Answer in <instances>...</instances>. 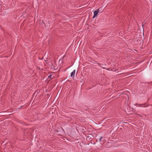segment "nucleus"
<instances>
[{
	"label": "nucleus",
	"instance_id": "1",
	"mask_svg": "<svg viewBox=\"0 0 152 152\" xmlns=\"http://www.w3.org/2000/svg\"><path fill=\"white\" fill-rule=\"evenodd\" d=\"M99 11V9H98L96 10H95L94 12V15L93 18H94L96 17Z\"/></svg>",
	"mask_w": 152,
	"mask_h": 152
},
{
	"label": "nucleus",
	"instance_id": "2",
	"mask_svg": "<svg viewBox=\"0 0 152 152\" xmlns=\"http://www.w3.org/2000/svg\"><path fill=\"white\" fill-rule=\"evenodd\" d=\"M75 70H74L70 74L71 76L74 78L75 77Z\"/></svg>",
	"mask_w": 152,
	"mask_h": 152
},
{
	"label": "nucleus",
	"instance_id": "3",
	"mask_svg": "<svg viewBox=\"0 0 152 152\" xmlns=\"http://www.w3.org/2000/svg\"><path fill=\"white\" fill-rule=\"evenodd\" d=\"M48 78L49 79H52V76L51 75H49L48 76Z\"/></svg>",
	"mask_w": 152,
	"mask_h": 152
},
{
	"label": "nucleus",
	"instance_id": "4",
	"mask_svg": "<svg viewBox=\"0 0 152 152\" xmlns=\"http://www.w3.org/2000/svg\"><path fill=\"white\" fill-rule=\"evenodd\" d=\"M102 138H103V137H100V138L99 139V140L100 141H101V140H102Z\"/></svg>",
	"mask_w": 152,
	"mask_h": 152
}]
</instances>
